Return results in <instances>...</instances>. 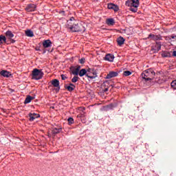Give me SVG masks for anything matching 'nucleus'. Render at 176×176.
Returning a JSON list of instances; mask_svg holds the SVG:
<instances>
[{"label":"nucleus","instance_id":"1","mask_svg":"<svg viewBox=\"0 0 176 176\" xmlns=\"http://www.w3.org/2000/svg\"><path fill=\"white\" fill-rule=\"evenodd\" d=\"M156 75L153 69H149L147 70H145L142 74V78L146 80V82H148V80H153V77Z\"/></svg>","mask_w":176,"mask_h":176},{"label":"nucleus","instance_id":"2","mask_svg":"<svg viewBox=\"0 0 176 176\" xmlns=\"http://www.w3.org/2000/svg\"><path fill=\"white\" fill-rule=\"evenodd\" d=\"M42 78H43V72H42V69H34L32 72V79L39 80Z\"/></svg>","mask_w":176,"mask_h":176},{"label":"nucleus","instance_id":"3","mask_svg":"<svg viewBox=\"0 0 176 176\" xmlns=\"http://www.w3.org/2000/svg\"><path fill=\"white\" fill-rule=\"evenodd\" d=\"M85 31H86V28L82 23H79L74 25L72 32H85Z\"/></svg>","mask_w":176,"mask_h":176},{"label":"nucleus","instance_id":"4","mask_svg":"<svg viewBox=\"0 0 176 176\" xmlns=\"http://www.w3.org/2000/svg\"><path fill=\"white\" fill-rule=\"evenodd\" d=\"M5 34H6V38L10 40V42L11 43H14L16 42V41H14V39H12L14 37V34H13V32H12V31L8 30L5 33Z\"/></svg>","mask_w":176,"mask_h":176},{"label":"nucleus","instance_id":"5","mask_svg":"<svg viewBox=\"0 0 176 176\" xmlns=\"http://www.w3.org/2000/svg\"><path fill=\"white\" fill-rule=\"evenodd\" d=\"M78 75L80 77L85 76V75H86L87 76V78H89V79H94V78H96L95 76L89 75V74H87V71H86L85 69H82L79 72V74Z\"/></svg>","mask_w":176,"mask_h":176},{"label":"nucleus","instance_id":"6","mask_svg":"<svg viewBox=\"0 0 176 176\" xmlns=\"http://www.w3.org/2000/svg\"><path fill=\"white\" fill-rule=\"evenodd\" d=\"M119 75V72H109L106 76V79H112V78H116Z\"/></svg>","mask_w":176,"mask_h":176},{"label":"nucleus","instance_id":"7","mask_svg":"<svg viewBox=\"0 0 176 176\" xmlns=\"http://www.w3.org/2000/svg\"><path fill=\"white\" fill-rule=\"evenodd\" d=\"M52 85L54 87H56V91H60V81L57 79H54L52 80Z\"/></svg>","mask_w":176,"mask_h":176},{"label":"nucleus","instance_id":"8","mask_svg":"<svg viewBox=\"0 0 176 176\" xmlns=\"http://www.w3.org/2000/svg\"><path fill=\"white\" fill-rule=\"evenodd\" d=\"M149 38H151L153 39V41H156V42H157V41H162V39H163L162 38V36L155 35V34H150L148 35V36L147 37V39H149Z\"/></svg>","mask_w":176,"mask_h":176},{"label":"nucleus","instance_id":"9","mask_svg":"<svg viewBox=\"0 0 176 176\" xmlns=\"http://www.w3.org/2000/svg\"><path fill=\"white\" fill-rule=\"evenodd\" d=\"M41 115L38 114V113H29V120L30 122H34V120H35V119H38V118H40Z\"/></svg>","mask_w":176,"mask_h":176},{"label":"nucleus","instance_id":"10","mask_svg":"<svg viewBox=\"0 0 176 176\" xmlns=\"http://www.w3.org/2000/svg\"><path fill=\"white\" fill-rule=\"evenodd\" d=\"M35 9H36V6L35 4H29L25 8V10L28 12H34Z\"/></svg>","mask_w":176,"mask_h":176},{"label":"nucleus","instance_id":"11","mask_svg":"<svg viewBox=\"0 0 176 176\" xmlns=\"http://www.w3.org/2000/svg\"><path fill=\"white\" fill-rule=\"evenodd\" d=\"M62 130H63V128L61 126H59L58 128L54 127L52 129V134H54V135H56V134H60Z\"/></svg>","mask_w":176,"mask_h":176},{"label":"nucleus","instance_id":"12","mask_svg":"<svg viewBox=\"0 0 176 176\" xmlns=\"http://www.w3.org/2000/svg\"><path fill=\"white\" fill-rule=\"evenodd\" d=\"M107 8L108 9L114 10V12H118L119 10V7L113 3L108 4Z\"/></svg>","mask_w":176,"mask_h":176},{"label":"nucleus","instance_id":"13","mask_svg":"<svg viewBox=\"0 0 176 176\" xmlns=\"http://www.w3.org/2000/svg\"><path fill=\"white\" fill-rule=\"evenodd\" d=\"M0 75H1V76H3L4 78H9V76H12V74H10V72H8V70L1 71Z\"/></svg>","mask_w":176,"mask_h":176},{"label":"nucleus","instance_id":"14","mask_svg":"<svg viewBox=\"0 0 176 176\" xmlns=\"http://www.w3.org/2000/svg\"><path fill=\"white\" fill-rule=\"evenodd\" d=\"M114 58L115 56L112 54H108L104 56V60L106 61H110V63H112Z\"/></svg>","mask_w":176,"mask_h":176},{"label":"nucleus","instance_id":"15","mask_svg":"<svg viewBox=\"0 0 176 176\" xmlns=\"http://www.w3.org/2000/svg\"><path fill=\"white\" fill-rule=\"evenodd\" d=\"M75 22H71L69 21H67V23L66 24V27L67 28H68L69 30H70V31H72L74 30V27L75 25Z\"/></svg>","mask_w":176,"mask_h":176},{"label":"nucleus","instance_id":"16","mask_svg":"<svg viewBox=\"0 0 176 176\" xmlns=\"http://www.w3.org/2000/svg\"><path fill=\"white\" fill-rule=\"evenodd\" d=\"M162 74H163V72H157L156 73V82H158V83H162V82H164V80H163V78H160V75H162Z\"/></svg>","mask_w":176,"mask_h":176},{"label":"nucleus","instance_id":"17","mask_svg":"<svg viewBox=\"0 0 176 176\" xmlns=\"http://www.w3.org/2000/svg\"><path fill=\"white\" fill-rule=\"evenodd\" d=\"M43 47H50L52 46V41L50 40H45L43 42Z\"/></svg>","mask_w":176,"mask_h":176},{"label":"nucleus","instance_id":"18","mask_svg":"<svg viewBox=\"0 0 176 176\" xmlns=\"http://www.w3.org/2000/svg\"><path fill=\"white\" fill-rule=\"evenodd\" d=\"M124 38L122 36H120L118 38H117V43L119 46H122V45H124Z\"/></svg>","mask_w":176,"mask_h":176},{"label":"nucleus","instance_id":"19","mask_svg":"<svg viewBox=\"0 0 176 176\" xmlns=\"http://www.w3.org/2000/svg\"><path fill=\"white\" fill-rule=\"evenodd\" d=\"M155 47V50L157 52H159V50L162 49V42L156 41Z\"/></svg>","mask_w":176,"mask_h":176},{"label":"nucleus","instance_id":"20","mask_svg":"<svg viewBox=\"0 0 176 176\" xmlns=\"http://www.w3.org/2000/svg\"><path fill=\"white\" fill-rule=\"evenodd\" d=\"M140 6V0H134V2L131 3V8H138Z\"/></svg>","mask_w":176,"mask_h":176},{"label":"nucleus","instance_id":"21","mask_svg":"<svg viewBox=\"0 0 176 176\" xmlns=\"http://www.w3.org/2000/svg\"><path fill=\"white\" fill-rule=\"evenodd\" d=\"M32 100H34V98H32V96H28L27 98L25 100V104H30V102H31V101H32Z\"/></svg>","mask_w":176,"mask_h":176},{"label":"nucleus","instance_id":"22","mask_svg":"<svg viewBox=\"0 0 176 176\" xmlns=\"http://www.w3.org/2000/svg\"><path fill=\"white\" fill-rule=\"evenodd\" d=\"M2 43H6V36L4 35H0V45H2Z\"/></svg>","mask_w":176,"mask_h":176},{"label":"nucleus","instance_id":"23","mask_svg":"<svg viewBox=\"0 0 176 176\" xmlns=\"http://www.w3.org/2000/svg\"><path fill=\"white\" fill-rule=\"evenodd\" d=\"M107 25H113L115 24V20L113 19H108L107 20Z\"/></svg>","mask_w":176,"mask_h":176},{"label":"nucleus","instance_id":"24","mask_svg":"<svg viewBox=\"0 0 176 176\" xmlns=\"http://www.w3.org/2000/svg\"><path fill=\"white\" fill-rule=\"evenodd\" d=\"M25 35L26 36H30V38H32V36H34V32L30 30H28L25 31Z\"/></svg>","mask_w":176,"mask_h":176},{"label":"nucleus","instance_id":"25","mask_svg":"<svg viewBox=\"0 0 176 176\" xmlns=\"http://www.w3.org/2000/svg\"><path fill=\"white\" fill-rule=\"evenodd\" d=\"M80 67L79 66L78 67H76V69H74V70H72V73L73 74V75H79V69H80Z\"/></svg>","mask_w":176,"mask_h":176},{"label":"nucleus","instance_id":"26","mask_svg":"<svg viewBox=\"0 0 176 176\" xmlns=\"http://www.w3.org/2000/svg\"><path fill=\"white\" fill-rule=\"evenodd\" d=\"M134 3V0H128L125 3L126 6H129V8H131V4Z\"/></svg>","mask_w":176,"mask_h":176},{"label":"nucleus","instance_id":"27","mask_svg":"<svg viewBox=\"0 0 176 176\" xmlns=\"http://www.w3.org/2000/svg\"><path fill=\"white\" fill-rule=\"evenodd\" d=\"M65 89H66L67 91H74V90H75L74 87H70L69 85H65Z\"/></svg>","mask_w":176,"mask_h":176},{"label":"nucleus","instance_id":"28","mask_svg":"<svg viewBox=\"0 0 176 176\" xmlns=\"http://www.w3.org/2000/svg\"><path fill=\"white\" fill-rule=\"evenodd\" d=\"M170 54L169 52H164L162 53V57H170Z\"/></svg>","mask_w":176,"mask_h":176},{"label":"nucleus","instance_id":"29","mask_svg":"<svg viewBox=\"0 0 176 176\" xmlns=\"http://www.w3.org/2000/svg\"><path fill=\"white\" fill-rule=\"evenodd\" d=\"M123 75L124 76H130V75H131V72L126 70L123 72Z\"/></svg>","mask_w":176,"mask_h":176},{"label":"nucleus","instance_id":"30","mask_svg":"<svg viewBox=\"0 0 176 176\" xmlns=\"http://www.w3.org/2000/svg\"><path fill=\"white\" fill-rule=\"evenodd\" d=\"M78 80H79V77H78V76H74V77L72 79V83H76V82H78Z\"/></svg>","mask_w":176,"mask_h":176},{"label":"nucleus","instance_id":"31","mask_svg":"<svg viewBox=\"0 0 176 176\" xmlns=\"http://www.w3.org/2000/svg\"><path fill=\"white\" fill-rule=\"evenodd\" d=\"M129 10L131 12H133V13L137 12V11L138 10V8H135L134 7V8L133 7H131V8L129 9Z\"/></svg>","mask_w":176,"mask_h":176},{"label":"nucleus","instance_id":"32","mask_svg":"<svg viewBox=\"0 0 176 176\" xmlns=\"http://www.w3.org/2000/svg\"><path fill=\"white\" fill-rule=\"evenodd\" d=\"M67 122H68L69 124H73V123H74V118H69L67 119Z\"/></svg>","mask_w":176,"mask_h":176},{"label":"nucleus","instance_id":"33","mask_svg":"<svg viewBox=\"0 0 176 176\" xmlns=\"http://www.w3.org/2000/svg\"><path fill=\"white\" fill-rule=\"evenodd\" d=\"M79 63L80 64H85V63H86V59L85 58H82L79 60Z\"/></svg>","mask_w":176,"mask_h":176},{"label":"nucleus","instance_id":"34","mask_svg":"<svg viewBox=\"0 0 176 176\" xmlns=\"http://www.w3.org/2000/svg\"><path fill=\"white\" fill-rule=\"evenodd\" d=\"M106 108H109V109H112V108H113V104H111L107 105V106H106Z\"/></svg>","mask_w":176,"mask_h":176},{"label":"nucleus","instance_id":"35","mask_svg":"<svg viewBox=\"0 0 176 176\" xmlns=\"http://www.w3.org/2000/svg\"><path fill=\"white\" fill-rule=\"evenodd\" d=\"M71 21L72 23H75V18H74V17H72V18H70V19L69 20V21Z\"/></svg>","mask_w":176,"mask_h":176},{"label":"nucleus","instance_id":"36","mask_svg":"<svg viewBox=\"0 0 176 176\" xmlns=\"http://www.w3.org/2000/svg\"><path fill=\"white\" fill-rule=\"evenodd\" d=\"M60 76H61L62 80H65V79H67V76H65V75L64 74H62Z\"/></svg>","mask_w":176,"mask_h":176},{"label":"nucleus","instance_id":"37","mask_svg":"<svg viewBox=\"0 0 176 176\" xmlns=\"http://www.w3.org/2000/svg\"><path fill=\"white\" fill-rule=\"evenodd\" d=\"M68 86H70V87H74V89H76V86H75V85H74L73 83H69Z\"/></svg>","mask_w":176,"mask_h":176},{"label":"nucleus","instance_id":"38","mask_svg":"<svg viewBox=\"0 0 176 176\" xmlns=\"http://www.w3.org/2000/svg\"><path fill=\"white\" fill-rule=\"evenodd\" d=\"M170 38H172V39H175V38H176V36H170Z\"/></svg>","mask_w":176,"mask_h":176},{"label":"nucleus","instance_id":"39","mask_svg":"<svg viewBox=\"0 0 176 176\" xmlns=\"http://www.w3.org/2000/svg\"><path fill=\"white\" fill-rule=\"evenodd\" d=\"M108 90H109L108 88H105V89H104V91H105V92L108 91Z\"/></svg>","mask_w":176,"mask_h":176},{"label":"nucleus","instance_id":"40","mask_svg":"<svg viewBox=\"0 0 176 176\" xmlns=\"http://www.w3.org/2000/svg\"><path fill=\"white\" fill-rule=\"evenodd\" d=\"M36 50L38 52V51H39L41 50L39 48H38V47H36Z\"/></svg>","mask_w":176,"mask_h":176}]
</instances>
